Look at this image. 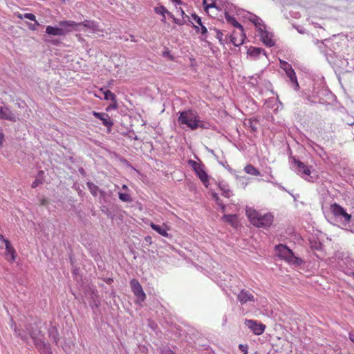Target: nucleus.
<instances>
[{
	"label": "nucleus",
	"instance_id": "9b49d317",
	"mask_svg": "<svg viewBox=\"0 0 354 354\" xmlns=\"http://www.w3.org/2000/svg\"><path fill=\"white\" fill-rule=\"evenodd\" d=\"M60 29L64 32V36L73 30H77L80 24L71 20H63L59 23Z\"/></svg>",
	"mask_w": 354,
	"mask_h": 354
},
{
	"label": "nucleus",
	"instance_id": "a18cd8bd",
	"mask_svg": "<svg viewBox=\"0 0 354 354\" xmlns=\"http://www.w3.org/2000/svg\"><path fill=\"white\" fill-rule=\"evenodd\" d=\"M201 32L202 35H205L207 34V29L205 26H203V25L201 26Z\"/></svg>",
	"mask_w": 354,
	"mask_h": 354
},
{
	"label": "nucleus",
	"instance_id": "37998d69",
	"mask_svg": "<svg viewBox=\"0 0 354 354\" xmlns=\"http://www.w3.org/2000/svg\"><path fill=\"white\" fill-rule=\"evenodd\" d=\"M216 203L218 206L221 207L222 211L224 212L225 209V205L223 203L222 201L219 199V201H216Z\"/></svg>",
	"mask_w": 354,
	"mask_h": 354
},
{
	"label": "nucleus",
	"instance_id": "6e6552de",
	"mask_svg": "<svg viewBox=\"0 0 354 354\" xmlns=\"http://www.w3.org/2000/svg\"><path fill=\"white\" fill-rule=\"evenodd\" d=\"M188 164L195 171L196 176L200 178L205 187H208L209 176L205 171V166L193 160H189Z\"/></svg>",
	"mask_w": 354,
	"mask_h": 354
},
{
	"label": "nucleus",
	"instance_id": "2f4dec72",
	"mask_svg": "<svg viewBox=\"0 0 354 354\" xmlns=\"http://www.w3.org/2000/svg\"><path fill=\"white\" fill-rule=\"evenodd\" d=\"M247 125L251 128L252 131H256L257 130V121L256 120L250 119Z\"/></svg>",
	"mask_w": 354,
	"mask_h": 354
},
{
	"label": "nucleus",
	"instance_id": "79ce46f5",
	"mask_svg": "<svg viewBox=\"0 0 354 354\" xmlns=\"http://www.w3.org/2000/svg\"><path fill=\"white\" fill-rule=\"evenodd\" d=\"M8 241V239H6L3 238L2 235H0V248H3V246L6 245V241Z\"/></svg>",
	"mask_w": 354,
	"mask_h": 354
},
{
	"label": "nucleus",
	"instance_id": "864d4df0",
	"mask_svg": "<svg viewBox=\"0 0 354 354\" xmlns=\"http://www.w3.org/2000/svg\"><path fill=\"white\" fill-rule=\"evenodd\" d=\"M122 189L123 190H125V191L129 190V188H128V187L126 185H123L122 187Z\"/></svg>",
	"mask_w": 354,
	"mask_h": 354
},
{
	"label": "nucleus",
	"instance_id": "de8ad7c7",
	"mask_svg": "<svg viewBox=\"0 0 354 354\" xmlns=\"http://www.w3.org/2000/svg\"><path fill=\"white\" fill-rule=\"evenodd\" d=\"M116 108H117V104H116V102H115V104L109 105V107L107 108V110L115 109Z\"/></svg>",
	"mask_w": 354,
	"mask_h": 354
},
{
	"label": "nucleus",
	"instance_id": "7ed1b4c3",
	"mask_svg": "<svg viewBox=\"0 0 354 354\" xmlns=\"http://www.w3.org/2000/svg\"><path fill=\"white\" fill-rule=\"evenodd\" d=\"M330 211L336 222L346 230L354 233V218L344 207L335 203L330 205Z\"/></svg>",
	"mask_w": 354,
	"mask_h": 354
},
{
	"label": "nucleus",
	"instance_id": "bb28decb",
	"mask_svg": "<svg viewBox=\"0 0 354 354\" xmlns=\"http://www.w3.org/2000/svg\"><path fill=\"white\" fill-rule=\"evenodd\" d=\"M225 19L228 23L232 24L234 27L237 28H241V27H243L239 22L236 21L234 17L230 16L227 12H225Z\"/></svg>",
	"mask_w": 354,
	"mask_h": 354
},
{
	"label": "nucleus",
	"instance_id": "c9c22d12",
	"mask_svg": "<svg viewBox=\"0 0 354 354\" xmlns=\"http://www.w3.org/2000/svg\"><path fill=\"white\" fill-rule=\"evenodd\" d=\"M155 11L156 13L165 15V13L167 12L168 11L164 6H160L155 8Z\"/></svg>",
	"mask_w": 354,
	"mask_h": 354
},
{
	"label": "nucleus",
	"instance_id": "f8f14e48",
	"mask_svg": "<svg viewBox=\"0 0 354 354\" xmlns=\"http://www.w3.org/2000/svg\"><path fill=\"white\" fill-rule=\"evenodd\" d=\"M0 119L8 120L10 122H16L17 120V116L8 106L4 105L0 106Z\"/></svg>",
	"mask_w": 354,
	"mask_h": 354
},
{
	"label": "nucleus",
	"instance_id": "e433bc0d",
	"mask_svg": "<svg viewBox=\"0 0 354 354\" xmlns=\"http://www.w3.org/2000/svg\"><path fill=\"white\" fill-rule=\"evenodd\" d=\"M192 18L195 21V22L198 24L200 26L203 25V23H202V21H201V17H199L198 15H196V14H194L192 15Z\"/></svg>",
	"mask_w": 354,
	"mask_h": 354
},
{
	"label": "nucleus",
	"instance_id": "052dcab7",
	"mask_svg": "<svg viewBox=\"0 0 354 354\" xmlns=\"http://www.w3.org/2000/svg\"><path fill=\"white\" fill-rule=\"evenodd\" d=\"M95 306L97 307L98 306V304H95Z\"/></svg>",
	"mask_w": 354,
	"mask_h": 354
},
{
	"label": "nucleus",
	"instance_id": "dca6fc26",
	"mask_svg": "<svg viewBox=\"0 0 354 354\" xmlns=\"http://www.w3.org/2000/svg\"><path fill=\"white\" fill-rule=\"evenodd\" d=\"M80 26H83L88 29H90L92 32L93 33H97L99 32L102 31V29L100 28L99 24L93 20H84V21L79 23Z\"/></svg>",
	"mask_w": 354,
	"mask_h": 354
},
{
	"label": "nucleus",
	"instance_id": "f257e3e1",
	"mask_svg": "<svg viewBox=\"0 0 354 354\" xmlns=\"http://www.w3.org/2000/svg\"><path fill=\"white\" fill-rule=\"evenodd\" d=\"M178 122L183 129L186 127L190 130H196L198 128L207 129L209 124L200 119L198 113L192 109H188L178 113Z\"/></svg>",
	"mask_w": 354,
	"mask_h": 354
},
{
	"label": "nucleus",
	"instance_id": "4c0bfd02",
	"mask_svg": "<svg viewBox=\"0 0 354 354\" xmlns=\"http://www.w3.org/2000/svg\"><path fill=\"white\" fill-rule=\"evenodd\" d=\"M14 330H15V333L16 335L21 337V338L24 341H26L28 339L27 336L26 335H23L22 333L19 332L18 330L16 328V327H15Z\"/></svg>",
	"mask_w": 354,
	"mask_h": 354
},
{
	"label": "nucleus",
	"instance_id": "680f3d73",
	"mask_svg": "<svg viewBox=\"0 0 354 354\" xmlns=\"http://www.w3.org/2000/svg\"><path fill=\"white\" fill-rule=\"evenodd\" d=\"M352 274H353V277H354V272H352Z\"/></svg>",
	"mask_w": 354,
	"mask_h": 354
},
{
	"label": "nucleus",
	"instance_id": "f3484780",
	"mask_svg": "<svg viewBox=\"0 0 354 354\" xmlns=\"http://www.w3.org/2000/svg\"><path fill=\"white\" fill-rule=\"evenodd\" d=\"M93 115L96 118L102 120L103 125H104L106 127H111L113 124V122L111 120L107 113L94 111Z\"/></svg>",
	"mask_w": 354,
	"mask_h": 354
},
{
	"label": "nucleus",
	"instance_id": "13d9d810",
	"mask_svg": "<svg viewBox=\"0 0 354 354\" xmlns=\"http://www.w3.org/2000/svg\"><path fill=\"white\" fill-rule=\"evenodd\" d=\"M195 28H196V31L199 30V28L198 26H195Z\"/></svg>",
	"mask_w": 354,
	"mask_h": 354
},
{
	"label": "nucleus",
	"instance_id": "4be33fe9",
	"mask_svg": "<svg viewBox=\"0 0 354 354\" xmlns=\"http://www.w3.org/2000/svg\"><path fill=\"white\" fill-rule=\"evenodd\" d=\"M222 220L225 222L229 223L234 227L238 225L237 216L235 214H225L222 217Z\"/></svg>",
	"mask_w": 354,
	"mask_h": 354
},
{
	"label": "nucleus",
	"instance_id": "6ab92c4d",
	"mask_svg": "<svg viewBox=\"0 0 354 354\" xmlns=\"http://www.w3.org/2000/svg\"><path fill=\"white\" fill-rule=\"evenodd\" d=\"M238 299L241 304L254 301V296L249 291L242 290L238 295Z\"/></svg>",
	"mask_w": 354,
	"mask_h": 354
},
{
	"label": "nucleus",
	"instance_id": "72a5a7b5",
	"mask_svg": "<svg viewBox=\"0 0 354 354\" xmlns=\"http://www.w3.org/2000/svg\"><path fill=\"white\" fill-rule=\"evenodd\" d=\"M281 68L284 70L285 72L290 71L292 69V66L288 62L285 61H280Z\"/></svg>",
	"mask_w": 354,
	"mask_h": 354
},
{
	"label": "nucleus",
	"instance_id": "a19ab883",
	"mask_svg": "<svg viewBox=\"0 0 354 354\" xmlns=\"http://www.w3.org/2000/svg\"><path fill=\"white\" fill-rule=\"evenodd\" d=\"M34 24H29L28 27L30 30H35L37 28V26H39V22L35 19Z\"/></svg>",
	"mask_w": 354,
	"mask_h": 354
},
{
	"label": "nucleus",
	"instance_id": "6e6d98bb",
	"mask_svg": "<svg viewBox=\"0 0 354 354\" xmlns=\"http://www.w3.org/2000/svg\"><path fill=\"white\" fill-rule=\"evenodd\" d=\"M79 171L81 173V174H84V171L83 169H79Z\"/></svg>",
	"mask_w": 354,
	"mask_h": 354
},
{
	"label": "nucleus",
	"instance_id": "49530a36",
	"mask_svg": "<svg viewBox=\"0 0 354 354\" xmlns=\"http://www.w3.org/2000/svg\"><path fill=\"white\" fill-rule=\"evenodd\" d=\"M212 198L216 202L218 201L220 199L218 195L216 193H212Z\"/></svg>",
	"mask_w": 354,
	"mask_h": 354
},
{
	"label": "nucleus",
	"instance_id": "ea45409f",
	"mask_svg": "<svg viewBox=\"0 0 354 354\" xmlns=\"http://www.w3.org/2000/svg\"><path fill=\"white\" fill-rule=\"evenodd\" d=\"M160 354H175L170 348H164L161 350Z\"/></svg>",
	"mask_w": 354,
	"mask_h": 354
},
{
	"label": "nucleus",
	"instance_id": "0eeeda50",
	"mask_svg": "<svg viewBox=\"0 0 354 354\" xmlns=\"http://www.w3.org/2000/svg\"><path fill=\"white\" fill-rule=\"evenodd\" d=\"M292 169L301 177L304 178L305 180L313 182L314 178L312 176H310V168L306 166L304 162L300 160L294 159V161L292 164Z\"/></svg>",
	"mask_w": 354,
	"mask_h": 354
},
{
	"label": "nucleus",
	"instance_id": "c85d7f7f",
	"mask_svg": "<svg viewBox=\"0 0 354 354\" xmlns=\"http://www.w3.org/2000/svg\"><path fill=\"white\" fill-rule=\"evenodd\" d=\"M86 185L92 195L96 196L99 191V187L91 182H88Z\"/></svg>",
	"mask_w": 354,
	"mask_h": 354
},
{
	"label": "nucleus",
	"instance_id": "c756f323",
	"mask_svg": "<svg viewBox=\"0 0 354 354\" xmlns=\"http://www.w3.org/2000/svg\"><path fill=\"white\" fill-rule=\"evenodd\" d=\"M118 197H119L120 200H121L123 202L131 203L133 201V199H132L131 196H130V194H129L127 192H125V193L119 192Z\"/></svg>",
	"mask_w": 354,
	"mask_h": 354
},
{
	"label": "nucleus",
	"instance_id": "5fc2aeb1",
	"mask_svg": "<svg viewBox=\"0 0 354 354\" xmlns=\"http://www.w3.org/2000/svg\"><path fill=\"white\" fill-rule=\"evenodd\" d=\"M46 199H43L41 201V204L43 205H46Z\"/></svg>",
	"mask_w": 354,
	"mask_h": 354
},
{
	"label": "nucleus",
	"instance_id": "bf43d9fd",
	"mask_svg": "<svg viewBox=\"0 0 354 354\" xmlns=\"http://www.w3.org/2000/svg\"><path fill=\"white\" fill-rule=\"evenodd\" d=\"M95 96L101 97L100 95L95 94Z\"/></svg>",
	"mask_w": 354,
	"mask_h": 354
},
{
	"label": "nucleus",
	"instance_id": "c03bdc74",
	"mask_svg": "<svg viewBox=\"0 0 354 354\" xmlns=\"http://www.w3.org/2000/svg\"><path fill=\"white\" fill-rule=\"evenodd\" d=\"M40 183L41 181L39 180L38 179H36L32 182L31 187L32 188H36Z\"/></svg>",
	"mask_w": 354,
	"mask_h": 354
},
{
	"label": "nucleus",
	"instance_id": "9d476101",
	"mask_svg": "<svg viewBox=\"0 0 354 354\" xmlns=\"http://www.w3.org/2000/svg\"><path fill=\"white\" fill-rule=\"evenodd\" d=\"M245 325L257 335H261L266 329L264 324L253 319H245Z\"/></svg>",
	"mask_w": 354,
	"mask_h": 354
},
{
	"label": "nucleus",
	"instance_id": "39448f33",
	"mask_svg": "<svg viewBox=\"0 0 354 354\" xmlns=\"http://www.w3.org/2000/svg\"><path fill=\"white\" fill-rule=\"evenodd\" d=\"M275 252L279 257L284 259L289 263L299 266L303 262L301 259L295 256L292 251L285 245L279 244L276 245Z\"/></svg>",
	"mask_w": 354,
	"mask_h": 354
},
{
	"label": "nucleus",
	"instance_id": "423d86ee",
	"mask_svg": "<svg viewBox=\"0 0 354 354\" xmlns=\"http://www.w3.org/2000/svg\"><path fill=\"white\" fill-rule=\"evenodd\" d=\"M40 330L34 329L33 328L29 330V334L32 339L35 346L39 350L41 354H52V351L50 344L45 342L43 339V335L40 334Z\"/></svg>",
	"mask_w": 354,
	"mask_h": 354
},
{
	"label": "nucleus",
	"instance_id": "2eb2a0df",
	"mask_svg": "<svg viewBox=\"0 0 354 354\" xmlns=\"http://www.w3.org/2000/svg\"><path fill=\"white\" fill-rule=\"evenodd\" d=\"M6 258L8 261L12 263L16 259V251L15 249L11 245L10 241H6Z\"/></svg>",
	"mask_w": 354,
	"mask_h": 354
},
{
	"label": "nucleus",
	"instance_id": "cd10ccee",
	"mask_svg": "<svg viewBox=\"0 0 354 354\" xmlns=\"http://www.w3.org/2000/svg\"><path fill=\"white\" fill-rule=\"evenodd\" d=\"M48 333H49L50 337L53 339L54 342L55 344H57L59 337H58V333H57V329L54 326H52L49 329Z\"/></svg>",
	"mask_w": 354,
	"mask_h": 354
},
{
	"label": "nucleus",
	"instance_id": "4d7b16f0",
	"mask_svg": "<svg viewBox=\"0 0 354 354\" xmlns=\"http://www.w3.org/2000/svg\"><path fill=\"white\" fill-rule=\"evenodd\" d=\"M145 239L147 241H148L151 240V237L150 236L146 237Z\"/></svg>",
	"mask_w": 354,
	"mask_h": 354
},
{
	"label": "nucleus",
	"instance_id": "603ef678",
	"mask_svg": "<svg viewBox=\"0 0 354 354\" xmlns=\"http://www.w3.org/2000/svg\"><path fill=\"white\" fill-rule=\"evenodd\" d=\"M347 124H348V125H353V124H354V119H353V118H352L351 120H348V122H347Z\"/></svg>",
	"mask_w": 354,
	"mask_h": 354
},
{
	"label": "nucleus",
	"instance_id": "7c9ffc66",
	"mask_svg": "<svg viewBox=\"0 0 354 354\" xmlns=\"http://www.w3.org/2000/svg\"><path fill=\"white\" fill-rule=\"evenodd\" d=\"M17 17L21 19L24 18L28 19L30 21H35L36 19V17L32 13H25L24 15L17 13Z\"/></svg>",
	"mask_w": 354,
	"mask_h": 354
},
{
	"label": "nucleus",
	"instance_id": "a878e982",
	"mask_svg": "<svg viewBox=\"0 0 354 354\" xmlns=\"http://www.w3.org/2000/svg\"><path fill=\"white\" fill-rule=\"evenodd\" d=\"M244 171L247 174H250V175H253V176L260 175V172L259 171V170L256 167L252 166V165H248L247 166H245L244 168Z\"/></svg>",
	"mask_w": 354,
	"mask_h": 354
},
{
	"label": "nucleus",
	"instance_id": "4468645a",
	"mask_svg": "<svg viewBox=\"0 0 354 354\" xmlns=\"http://www.w3.org/2000/svg\"><path fill=\"white\" fill-rule=\"evenodd\" d=\"M316 44L319 46V48L326 55H331V53H334L336 50L334 44L330 39H324L323 41H317Z\"/></svg>",
	"mask_w": 354,
	"mask_h": 354
},
{
	"label": "nucleus",
	"instance_id": "473e14b6",
	"mask_svg": "<svg viewBox=\"0 0 354 354\" xmlns=\"http://www.w3.org/2000/svg\"><path fill=\"white\" fill-rule=\"evenodd\" d=\"M214 30L216 33V37L218 39L221 44L223 45L225 42V43L228 42V41L227 39L225 41L223 40V34L222 32H221L218 30Z\"/></svg>",
	"mask_w": 354,
	"mask_h": 354
},
{
	"label": "nucleus",
	"instance_id": "1a4fd4ad",
	"mask_svg": "<svg viewBox=\"0 0 354 354\" xmlns=\"http://www.w3.org/2000/svg\"><path fill=\"white\" fill-rule=\"evenodd\" d=\"M130 286L132 292L136 297V302L141 303L143 302L146 299V295L143 291V289L140 284L139 281L137 279H132L130 281Z\"/></svg>",
	"mask_w": 354,
	"mask_h": 354
},
{
	"label": "nucleus",
	"instance_id": "20e7f679",
	"mask_svg": "<svg viewBox=\"0 0 354 354\" xmlns=\"http://www.w3.org/2000/svg\"><path fill=\"white\" fill-rule=\"evenodd\" d=\"M246 214L250 223L257 227H269L273 221V216L270 214L261 215L251 207H246Z\"/></svg>",
	"mask_w": 354,
	"mask_h": 354
},
{
	"label": "nucleus",
	"instance_id": "8fccbe9b",
	"mask_svg": "<svg viewBox=\"0 0 354 354\" xmlns=\"http://www.w3.org/2000/svg\"><path fill=\"white\" fill-rule=\"evenodd\" d=\"M349 339L352 342L354 343V335L352 334L351 333H349Z\"/></svg>",
	"mask_w": 354,
	"mask_h": 354
},
{
	"label": "nucleus",
	"instance_id": "58836bf2",
	"mask_svg": "<svg viewBox=\"0 0 354 354\" xmlns=\"http://www.w3.org/2000/svg\"><path fill=\"white\" fill-rule=\"evenodd\" d=\"M239 348L243 354H248V345L239 344Z\"/></svg>",
	"mask_w": 354,
	"mask_h": 354
},
{
	"label": "nucleus",
	"instance_id": "ddd939ff",
	"mask_svg": "<svg viewBox=\"0 0 354 354\" xmlns=\"http://www.w3.org/2000/svg\"><path fill=\"white\" fill-rule=\"evenodd\" d=\"M230 42L232 43L235 46H239L243 44L245 39V34L243 28H238V30L234 31L229 37Z\"/></svg>",
	"mask_w": 354,
	"mask_h": 354
},
{
	"label": "nucleus",
	"instance_id": "3c124183",
	"mask_svg": "<svg viewBox=\"0 0 354 354\" xmlns=\"http://www.w3.org/2000/svg\"><path fill=\"white\" fill-rule=\"evenodd\" d=\"M173 3H175L176 4L180 5L181 3V0H171Z\"/></svg>",
	"mask_w": 354,
	"mask_h": 354
},
{
	"label": "nucleus",
	"instance_id": "5701e85b",
	"mask_svg": "<svg viewBox=\"0 0 354 354\" xmlns=\"http://www.w3.org/2000/svg\"><path fill=\"white\" fill-rule=\"evenodd\" d=\"M99 92H100V94L103 95V97L104 100H111L112 102H115L116 96L113 93H112L109 90H106V89L102 88L100 89Z\"/></svg>",
	"mask_w": 354,
	"mask_h": 354
},
{
	"label": "nucleus",
	"instance_id": "f03ea898",
	"mask_svg": "<svg viewBox=\"0 0 354 354\" xmlns=\"http://www.w3.org/2000/svg\"><path fill=\"white\" fill-rule=\"evenodd\" d=\"M243 16L254 24L258 32V36H259L264 45L268 47L274 46L275 41L272 38L273 35L266 30V26L261 18L249 12H244Z\"/></svg>",
	"mask_w": 354,
	"mask_h": 354
},
{
	"label": "nucleus",
	"instance_id": "b1692460",
	"mask_svg": "<svg viewBox=\"0 0 354 354\" xmlns=\"http://www.w3.org/2000/svg\"><path fill=\"white\" fill-rule=\"evenodd\" d=\"M219 188L222 191V195L226 198H230L232 196L231 191L228 185L223 183H219Z\"/></svg>",
	"mask_w": 354,
	"mask_h": 354
},
{
	"label": "nucleus",
	"instance_id": "393cba45",
	"mask_svg": "<svg viewBox=\"0 0 354 354\" xmlns=\"http://www.w3.org/2000/svg\"><path fill=\"white\" fill-rule=\"evenodd\" d=\"M203 4L206 11L210 8H216L218 9V5L217 4V0H203Z\"/></svg>",
	"mask_w": 354,
	"mask_h": 354
},
{
	"label": "nucleus",
	"instance_id": "f704fd0d",
	"mask_svg": "<svg viewBox=\"0 0 354 354\" xmlns=\"http://www.w3.org/2000/svg\"><path fill=\"white\" fill-rule=\"evenodd\" d=\"M261 52H264V50L261 48H251L249 50V53L250 55H259Z\"/></svg>",
	"mask_w": 354,
	"mask_h": 354
},
{
	"label": "nucleus",
	"instance_id": "aec40b11",
	"mask_svg": "<svg viewBox=\"0 0 354 354\" xmlns=\"http://www.w3.org/2000/svg\"><path fill=\"white\" fill-rule=\"evenodd\" d=\"M46 33L50 36H64V32L59 26H47L46 28Z\"/></svg>",
	"mask_w": 354,
	"mask_h": 354
},
{
	"label": "nucleus",
	"instance_id": "09e8293b",
	"mask_svg": "<svg viewBox=\"0 0 354 354\" xmlns=\"http://www.w3.org/2000/svg\"><path fill=\"white\" fill-rule=\"evenodd\" d=\"M3 134L0 131V145H2L3 142Z\"/></svg>",
	"mask_w": 354,
	"mask_h": 354
},
{
	"label": "nucleus",
	"instance_id": "412c9836",
	"mask_svg": "<svg viewBox=\"0 0 354 354\" xmlns=\"http://www.w3.org/2000/svg\"><path fill=\"white\" fill-rule=\"evenodd\" d=\"M287 77L289 78L290 82L292 83V86L295 90H298L299 88V83L296 77L295 71L292 68L286 72Z\"/></svg>",
	"mask_w": 354,
	"mask_h": 354
},
{
	"label": "nucleus",
	"instance_id": "a211bd4d",
	"mask_svg": "<svg viewBox=\"0 0 354 354\" xmlns=\"http://www.w3.org/2000/svg\"><path fill=\"white\" fill-rule=\"evenodd\" d=\"M151 227L155 230L156 232H158L159 234L162 235L164 237H168L169 234L167 233V231L169 230V228L165 224H162V225H156L153 223H150Z\"/></svg>",
	"mask_w": 354,
	"mask_h": 354
}]
</instances>
